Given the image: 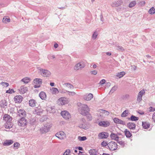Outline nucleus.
Returning a JSON list of instances; mask_svg holds the SVG:
<instances>
[{
	"label": "nucleus",
	"mask_w": 155,
	"mask_h": 155,
	"mask_svg": "<svg viewBox=\"0 0 155 155\" xmlns=\"http://www.w3.org/2000/svg\"><path fill=\"white\" fill-rule=\"evenodd\" d=\"M52 124L50 123H47L44 126L40 129V131L42 134H44L48 132L52 126Z\"/></svg>",
	"instance_id": "f257e3e1"
},
{
	"label": "nucleus",
	"mask_w": 155,
	"mask_h": 155,
	"mask_svg": "<svg viewBox=\"0 0 155 155\" xmlns=\"http://www.w3.org/2000/svg\"><path fill=\"white\" fill-rule=\"evenodd\" d=\"M89 108L87 105L81 104L79 111L80 113L83 115H85L88 113Z\"/></svg>",
	"instance_id": "f03ea898"
},
{
	"label": "nucleus",
	"mask_w": 155,
	"mask_h": 155,
	"mask_svg": "<svg viewBox=\"0 0 155 155\" xmlns=\"http://www.w3.org/2000/svg\"><path fill=\"white\" fill-rule=\"evenodd\" d=\"M39 70L40 71L41 74L43 77H49L51 75V72L47 70L39 68Z\"/></svg>",
	"instance_id": "7ed1b4c3"
},
{
	"label": "nucleus",
	"mask_w": 155,
	"mask_h": 155,
	"mask_svg": "<svg viewBox=\"0 0 155 155\" xmlns=\"http://www.w3.org/2000/svg\"><path fill=\"white\" fill-rule=\"evenodd\" d=\"M108 148L110 150L113 151L117 149V145L115 142L111 141L108 143Z\"/></svg>",
	"instance_id": "20e7f679"
},
{
	"label": "nucleus",
	"mask_w": 155,
	"mask_h": 155,
	"mask_svg": "<svg viewBox=\"0 0 155 155\" xmlns=\"http://www.w3.org/2000/svg\"><path fill=\"white\" fill-rule=\"evenodd\" d=\"M68 102V99L65 97H62L59 98L58 103L59 105H63L67 104Z\"/></svg>",
	"instance_id": "39448f33"
},
{
	"label": "nucleus",
	"mask_w": 155,
	"mask_h": 155,
	"mask_svg": "<svg viewBox=\"0 0 155 155\" xmlns=\"http://www.w3.org/2000/svg\"><path fill=\"white\" fill-rule=\"evenodd\" d=\"M18 123L19 126L25 127L27 124L28 121L25 118H21L18 120Z\"/></svg>",
	"instance_id": "423d86ee"
},
{
	"label": "nucleus",
	"mask_w": 155,
	"mask_h": 155,
	"mask_svg": "<svg viewBox=\"0 0 155 155\" xmlns=\"http://www.w3.org/2000/svg\"><path fill=\"white\" fill-rule=\"evenodd\" d=\"M55 136L59 139L62 140L66 138L65 133L63 131H60L55 134Z\"/></svg>",
	"instance_id": "0eeeda50"
},
{
	"label": "nucleus",
	"mask_w": 155,
	"mask_h": 155,
	"mask_svg": "<svg viewBox=\"0 0 155 155\" xmlns=\"http://www.w3.org/2000/svg\"><path fill=\"white\" fill-rule=\"evenodd\" d=\"M86 120L84 118H82L79 121V124L78 125L79 127L80 128L85 129L87 127H86Z\"/></svg>",
	"instance_id": "6e6552de"
},
{
	"label": "nucleus",
	"mask_w": 155,
	"mask_h": 155,
	"mask_svg": "<svg viewBox=\"0 0 155 155\" xmlns=\"http://www.w3.org/2000/svg\"><path fill=\"white\" fill-rule=\"evenodd\" d=\"M42 81V80L41 79H35L33 81L34 83L35 84V85L34 86V88H37L40 87L41 85V84Z\"/></svg>",
	"instance_id": "1a4fd4ad"
},
{
	"label": "nucleus",
	"mask_w": 155,
	"mask_h": 155,
	"mask_svg": "<svg viewBox=\"0 0 155 155\" xmlns=\"http://www.w3.org/2000/svg\"><path fill=\"white\" fill-rule=\"evenodd\" d=\"M61 114L63 117L66 120H68L71 117L70 114L67 111H62Z\"/></svg>",
	"instance_id": "9d476101"
},
{
	"label": "nucleus",
	"mask_w": 155,
	"mask_h": 155,
	"mask_svg": "<svg viewBox=\"0 0 155 155\" xmlns=\"http://www.w3.org/2000/svg\"><path fill=\"white\" fill-rule=\"evenodd\" d=\"M17 114L18 116L20 117H21V118H25L26 117V112L24 110L20 109L19 110L17 109Z\"/></svg>",
	"instance_id": "9b49d317"
},
{
	"label": "nucleus",
	"mask_w": 155,
	"mask_h": 155,
	"mask_svg": "<svg viewBox=\"0 0 155 155\" xmlns=\"http://www.w3.org/2000/svg\"><path fill=\"white\" fill-rule=\"evenodd\" d=\"M85 66V64L83 62H80L75 65L74 69L75 70H77L83 68Z\"/></svg>",
	"instance_id": "f8f14e48"
},
{
	"label": "nucleus",
	"mask_w": 155,
	"mask_h": 155,
	"mask_svg": "<svg viewBox=\"0 0 155 155\" xmlns=\"http://www.w3.org/2000/svg\"><path fill=\"white\" fill-rule=\"evenodd\" d=\"M108 133L105 132L100 133L98 135V138L100 139H106L108 137Z\"/></svg>",
	"instance_id": "ddd939ff"
},
{
	"label": "nucleus",
	"mask_w": 155,
	"mask_h": 155,
	"mask_svg": "<svg viewBox=\"0 0 155 155\" xmlns=\"http://www.w3.org/2000/svg\"><path fill=\"white\" fill-rule=\"evenodd\" d=\"M110 124V123L107 121H101L99 122L98 124V125L100 126L104 127H108Z\"/></svg>",
	"instance_id": "4468645a"
},
{
	"label": "nucleus",
	"mask_w": 155,
	"mask_h": 155,
	"mask_svg": "<svg viewBox=\"0 0 155 155\" xmlns=\"http://www.w3.org/2000/svg\"><path fill=\"white\" fill-rule=\"evenodd\" d=\"M120 135V134L119 133L116 134L113 133H112L110 135V137L112 139L116 141H117L118 140L119 138L118 135Z\"/></svg>",
	"instance_id": "2eb2a0df"
},
{
	"label": "nucleus",
	"mask_w": 155,
	"mask_h": 155,
	"mask_svg": "<svg viewBox=\"0 0 155 155\" xmlns=\"http://www.w3.org/2000/svg\"><path fill=\"white\" fill-rule=\"evenodd\" d=\"M14 99L15 103H20L22 100V97L20 95H18L15 96Z\"/></svg>",
	"instance_id": "dca6fc26"
},
{
	"label": "nucleus",
	"mask_w": 155,
	"mask_h": 155,
	"mask_svg": "<svg viewBox=\"0 0 155 155\" xmlns=\"http://www.w3.org/2000/svg\"><path fill=\"white\" fill-rule=\"evenodd\" d=\"M127 127L130 130H134L135 129L136 124L134 123L129 122L127 124Z\"/></svg>",
	"instance_id": "f3484780"
},
{
	"label": "nucleus",
	"mask_w": 155,
	"mask_h": 155,
	"mask_svg": "<svg viewBox=\"0 0 155 155\" xmlns=\"http://www.w3.org/2000/svg\"><path fill=\"white\" fill-rule=\"evenodd\" d=\"M90 155H101L97 151V150L94 149H91L89 151Z\"/></svg>",
	"instance_id": "a211bd4d"
},
{
	"label": "nucleus",
	"mask_w": 155,
	"mask_h": 155,
	"mask_svg": "<svg viewBox=\"0 0 155 155\" xmlns=\"http://www.w3.org/2000/svg\"><path fill=\"white\" fill-rule=\"evenodd\" d=\"M114 122L116 124H120L122 125H125V122L122 121V120L119 119L117 118H115L113 120Z\"/></svg>",
	"instance_id": "6ab92c4d"
},
{
	"label": "nucleus",
	"mask_w": 155,
	"mask_h": 155,
	"mask_svg": "<svg viewBox=\"0 0 155 155\" xmlns=\"http://www.w3.org/2000/svg\"><path fill=\"white\" fill-rule=\"evenodd\" d=\"M3 119L6 122H10L12 120V118L8 114H5L4 115Z\"/></svg>",
	"instance_id": "aec40b11"
},
{
	"label": "nucleus",
	"mask_w": 155,
	"mask_h": 155,
	"mask_svg": "<svg viewBox=\"0 0 155 155\" xmlns=\"http://www.w3.org/2000/svg\"><path fill=\"white\" fill-rule=\"evenodd\" d=\"M14 143V141L11 140H6L3 143V145L5 146H8Z\"/></svg>",
	"instance_id": "412c9836"
},
{
	"label": "nucleus",
	"mask_w": 155,
	"mask_h": 155,
	"mask_svg": "<svg viewBox=\"0 0 155 155\" xmlns=\"http://www.w3.org/2000/svg\"><path fill=\"white\" fill-rule=\"evenodd\" d=\"M8 103L5 100H2L0 101V106L3 108H5L7 106Z\"/></svg>",
	"instance_id": "4be33fe9"
},
{
	"label": "nucleus",
	"mask_w": 155,
	"mask_h": 155,
	"mask_svg": "<svg viewBox=\"0 0 155 155\" xmlns=\"http://www.w3.org/2000/svg\"><path fill=\"white\" fill-rule=\"evenodd\" d=\"M93 97V94L91 93H90L88 95H85L84 96V98L85 100L89 101L91 100Z\"/></svg>",
	"instance_id": "5701e85b"
},
{
	"label": "nucleus",
	"mask_w": 155,
	"mask_h": 155,
	"mask_svg": "<svg viewBox=\"0 0 155 155\" xmlns=\"http://www.w3.org/2000/svg\"><path fill=\"white\" fill-rule=\"evenodd\" d=\"M123 3L122 0H120L117 2H115L113 3L112 6L114 7H117L121 5Z\"/></svg>",
	"instance_id": "b1692460"
},
{
	"label": "nucleus",
	"mask_w": 155,
	"mask_h": 155,
	"mask_svg": "<svg viewBox=\"0 0 155 155\" xmlns=\"http://www.w3.org/2000/svg\"><path fill=\"white\" fill-rule=\"evenodd\" d=\"M37 103L36 101L34 99L30 100L29 101V104L30 106L31 107H35V104Z\"/></svg>",
	"instance_id": "393cba45"
},
{
	"label": "nucleus",
	"mask_w": 155,
	"mask_h": 155,
	"mask_svg": "<svg viewBox=\"0 0 155 155\" xmlns=\"http://www.w3.org/2000/svg\"><path fill=\"white\" fill-rule=\"evenodd\" d=\"M39 96L42 100H44L46 97V94L43 91L41 92L39 94Z\"/></svg>",
	"instance_id": "a878e982"
},
{
	"label": "nucleus",
	"mask_w": 155,
	"mask_h": 155,
	"mask_svg": "<svg viewBox=\"0 0 155 155\" xmlns=\"http://www.w3.org/2000/svg\"><path fill=\"white\" fill-rule=\"evenodd\" d=\"M31 79L28 77H25L21 80V81L23 82L25 84H27L29 82Z\"/></svg>",
	"instance_id": "bb28decb"
},
{
	"label": "nucleus",
	"mask_w": 155,
	"mask_h": 155,
	"mask_svg": "<svg viewBox=\"0 0 155 155\" xmlns=\"http://www.w3.org/2000/svg\"><path fill=\"white\" fill-rule=\"evenodd\" d=\"M142 126L143 128L145 129H148L150 126V124L146 122H142Z\"/></svg>",
	"instance_id": "cd10ccee"
},
{
	"label": "nucleus",
	"mask_w": 155,
	"mask_h": 155,
	"mask_svg": "<svg viewBox=\"0 0 155 155\" xmlns=\"http://www.w3.org/2000/svg\"><path fill=\"white\" fill-rule=\"evenodd\" d=\"M28 91L27 87L24 86H21L20 88V92L22 94L25 93Z\"/></svg>",
	"instance_id": "c85d7f7f"
},
{
	"label": "nucleus",
	"mask_w": 155,
	"mask_h": 155,
	"mask_svg": "<svg viewBox=\"0 0 155 155\" xmlns=\"http://www.w3.org/2000/svg\"><path fill=\"white\" fill-rule=\"evenodd\" d=\"M139 119L138 117H136L135 116L132 115L130 118H128V120L132 121H136Z\"/></svg>",
	"instance_id": "c756f323"
},
{
	"label": "nucleus",
	"mask_w": 155,
	"mask_h": 155,
	"mask_svg": "<svg viewBox=\"0 0 155 155\" xmlns=\"http://www.w3.org/2000/svg\"><path fill=\"white\" fill-rule=\"evenodd\" d=\"M125 135L126 137L128 138L130 137L132 135L131 134L130 132L129 131L126 129L124 131Z\"/></svg>",
	"instance_id": "7c9ffc66"
},
{
	"label": "nucleus",
	"mask_w": 155,
	"mask_h": 155,
	"mask_svg": "<svg viewBox=\"0 0 155 155\" xmlns=\"http://www.w3.org/2000/svg\"><path fill=\"white\" fill-rule=\"evenodd\" d=\"M13 124L11 122H6L5 125V127L7 129H10L12 127Z\"/></svg>",
	"instance_id": "2f4dec72"
},
{
	"label": "nucleus",
	"mask_w": 155,
	"mask_h": 155,
	"mask_svg": "<svg viewBox=\"0 0 155 155\" xmlns=\"http://www.w3.org/2000/svg\"><path fill=\"white\" fill-rule=\"evenodd\" d=\"M129 113V110H126L124 111L121 114V116L122 117H127Z\"/></svg>",
	"instance_id": "473e14b6"
},
{
	"label": "nucleus",
	"mask_w": 155,
	"mask_h": 155,
	"mask_svg": "<svg viewBox=\"0 0 155 155\" xmlns=\"http://www.w3.org/2000/svg\"><path fill=\"white\" fill-rule=\"evenodd\" d=\"M10 19L9 17L7 18L6 16L3 17L2 22L5 23H7L10 22Z\"/></svg>",
	"instance_id": "72a5a7b5"
},
{
	"label": "nucleus",
	"mask_w": 155,
	"mask_h": 155,
	"mask_svg": "<svg viewBox=\"0 0 155 155\" xmlns=\"http://www.w3.org/2000/svg\"><path fill=\"white\" fill-rule=\"evenodd\" d=\"M66 87H68L70 89H73L74 88V86L71 84L69 83H66L64 84Z\"/></svg>",
	"instance_id": "f704fd0d"
},
{
	"label": "nucleus",
	"mask_w": 155,
	"mask_h": 155,
	"mask_svg": "<svg viewBox=\"0 0 155 155\" xmlns=\"http://www.w3.org/2000/svg\"><path fill=\"white\" fill-rule=\"evenodd\" d=\"M125 72L124 71H123L118 73L116 76L120 78L123 77L124 75H125Z\"/></svg>",
	"instance_id": "c9c22d12"
},
{
	"label": "nucleus",
	"mask_w": 155,
	"mask_h": 155,
	"mask_svg": "<svg viewBox=\"0 0 155 155\" xmlns=\"http://www.w3.org/2000/svg\"><path fill=\"white\" fill-rule=\"evenodd\" d=\"M52 91L53 92V94H58L59 91H58V89L55 87H52L51 89Z\"/></svg>",
	"instance_id": "e433bc0d"
},
{
	"label": "nucleus",
	"mask_w": 155,
	"mask_h": 155,
	"mask_svg": "<svg viewBox=\"0 0 155 155\" xmlns=\"http://www.w3.org/2000/svg\"><path fill=\"white\" fill-rule=\"evenodd\" d=\"M148 12L150 14H153L155 13V9L153 7H152L148 11Z\"/></svg>",
	"instance_id": "4c0bfd02"
},
{
	"label": "nucleus",
	"mask_w": 155,
	"mask_h": 155,
	"mask_svg": "<svg viewBox=\"0 0 155 155\" xmlns=\"http://www.w3.org/2000/svg\"><path fill=\"white\" fill-rule=\"evenodd\" d=\"M20 144L18 142H15L13 144V148L15 149L18 148L20 146Z\"/></svg>",
	"instance_id": "58836bf2"
},
{
	"label": "nucleus",
	"mask_w": 155,
	"mask_h": 155,
	"mask_svg": "<svg viewBox=\"0 0 155 155\" xmlns=\"http://www.w3.org/2000/svg\"><path fill=\"white\" fill-rule=\"evenodd\" d=\"M41 113V110L38 109H36L34 112V114H37L38 115H40Z\"/></svg>",
	"instance_id": "ea45409f"
},
{
	"label": "nucleus",
	"mask_w": 155,
	"mask_h": 155,
	"mask_svg": "<svg viewBox=\"0 0 155 155\" xmlns=\"http://www.w3.org/2000/svg\"><path fill=\"white\" fill-rule=\"evenodd\" d=\"M136 4V1H133L131 2L129 4V7L130 8H132L134 7Z\"/></svg>",
	"instance_id": "a19ab883"
},
{
	"label": "nucleus",
	"mask_w": 155,
	"mask_h": 155,
	"mask_svg": "<svg viewBox=\"0 0 155 155\" xmlns=\"http://www.w3.org/2000/svg\"><path fill=\"white\" fill-rule=\"evenodd\" d=\"M98 35V33L97 31L94 32L92 36V38L93 39H95Z\"/></svg>",
	"instance_id": "79ce46f5"
},
{
	"label": "nucleus",
	"mask_w": 155,
	"mask_h": 155,
	"mask_svg": "<svg viewBox=\"0 0 155 155\" xmlns=\"http://www.w3.org/2000/svg\"><path fill=\"white\" fill-rule=\"evenodd\" d=\"M85 116H87V119L88 120H91L92 119V116L91 115L89 114V112H88V113H87L86 115Z\"/></svg>",
	"instance_id": "37998d69"
},
{
	"label": "nucleus",
	"mask_w": 155,
	"mask_h": 155,
	"mask_svg": "<svg viewBox=\"0 0 155 155\" xmlns=\"http://www.w3.org/2000/svg\"><path fill=\"white\" fill-rule=\"evenodd\" d=\"M78 139L80 141H84L86 140L87 139V138L86 137L83 136V137H80L78 136Z\"/></svg>",
	"instance_id": "c03bdc74"
},
{
	"label": "nucleus",
	"mask_w": 155,
	"mask_h": 155,
	"mask_svg": "<svg viewBox=\"0 0 155 155\" xmlns=\"http://www.w3.org/2000/svg\"><path fill=\"white\" fill-rule=\"evenodd\" d=\"M117 88V87L116 86H114L111 89V90L109 92V93H113L114 91H115Z\"/></svg>",
	"instance_id": "a18cd8bd"
},
{
	"label": "nucleus",
	"mask_w": 155,
	"mask_h": 155,
	"mask_svg": "<svg viewBox=\"0 0 155 155\" xmlns=\"http://www.w3.org/2000/svg\"><path fill=\"white\" fill-rule=\"evenodd\" d=\"M1 84L4 87H6L8 86L9 84L8 83L2 82L1 83Z\"/></svg>",
	"instance_id": "49530a36"
},
{
	"label": "nucleus",
	"mask_w": 155,
	"mask_h": 155,
	"mask_svg": "<svg viewBox=\"0 0 155 155\" xmlns=\"http://www.w3.org/2000/svg\"><path fill=\"white\" fill-rule=\"evenodd\" d=\"M30 123L31 125H33L36 124V120L34 119H31L30 120Z\"/></svg>",
	"instance_id": "de8ad7c7"
},
{
	"label": "nucleus",
	"mask_w": 155,
	"mask_h": 155,
	"mask_svg": "<svg viewBox=\"0 0 155 155\" xmlns=\"http://www.w3.org/2000/svg\"><path fill=\"white\" fill-rule=\"evenodd\" d=\"M118 143H119L122 147H124L125 145V143L124 141L118 140L117 141Z\"/></svg>",
	"instance_id": "09e8293b"
},
{
	"label": "nucleus",
	"mask_w": 155,
	"mask_h": 155,
	"mask_svg": "<svg viewBox=\"0 0 155 155\" xmlns=\"http://www.w3.org/2000/svg\"><path fill=\"white\" fill-rule=\"evenodd\" d=\"M101 144L102 146L103 147H105L107 145V146H108V143L107 142L103 141V142H102Z\"/></svg>",
	"instance_id": "8fccbe9b"
},
{
	"label": "nucleus",
	"mask_w": 155,
	"mask_h": 155,
	"mask_svg": "<svg viewBox=\"0 0 155 155\" xmlns=\"http://www.w3.org/2000/svg\"><path fill=\"white\" fill-rule=\"evenodd\" d=\"M145 93V91L143 90H142L139 92L138 95H139L142 97V95L143 94H144Z\"/></svg>",
	"instance_id": "3c124183"
},
{
	"label": "nucleus",
	"mask_w": 155,
	"mask_h": 155,
	"mask_svg": "<svg viewBox=\"0 0 155 155\" xmlns=\"http://www.w3.org/2000/svg\"><path fill=\"white\" fill-rule=\"evenodd\" d=\"M130 95L128 94H126L122 96V98L123 99H128L130 97Z\"/></svg>",
	"instance_id": "603ef678"
},
{
	"label": "nucleus",
	"mask_w": 155,
	"mask_h": 155,
	"mask_svg": "<svg viewBox=\"0 0 155 155\" xmlns=\"http://www.w3.org/2000/svg\"><path fill=\"white\" fill-rule=\"evenodd\" d=\"M68 94L70 96H74L76 94V93L73 91L72 92V91H68Z\"/></svg>",
	"instance_id": "864d4df0"
},
{
	"label": "nucleus",
	"mask_w": 155,
	"mask_h": 155,
	"mask_svg": "<svg viewBox=\"0 0 155 155\" xmlns=\"http://www.w3.org/2000/svg\"><path fill=\"white\" fill-rule=\"evenodd\" d=\"M70 153V150H66L64 153L63 155H68Z\"/></svg>",
	"instance_id": "5fc2aeb1"
},
{
	"label": "nucleus",
	"mask_w": 155,
	"mask_h": 155,
	"mask_svg": "<svg viewBox=\"0 0 155 155\" xmlns=\"http://www.w3.org/2000/svg\"><path fill=\"white\" fill-rule=\"evenodd\" d=\"M117 49L118 50L121 51H124V49L121 46L117 45Z\"/></svg>",
	"instance_id": "6e6d98bb"
},
{
	"label": "nucleus",
	"mask_w": 155,
	"mask_h": 155,
	"mask_svg": "<svg viewBox=\"0 0 155 155\" xmlns=\"http://www.w3.org/2000/svg\"><path fill=\"white\" fill-rule=\"evenodd\" d=\"M15 92L13 89H9L8 90H7L6 91V93H7L12 94L14 93Z\"/></svg>",
	"instance_id": "4d7b16f0"
},
{
	"label": "nucleus",
	"mask_w": 155,
	"mask_h": 155,
	"mask_svg": "<svg viewBox=\"0 0 155 155\" xmlns=\"http://www.w3.org/2000/svg\"><path fill=\"white\" fill-rule=\"evenodd\" d=\"M148 110L150 112H153L155 111V108L150 107L149 108Z\"/></svg>",
	"instance_id": "13d9d810"
},
{
	"label": "nucleus",
	"mask_w": 155,
	"mask_h": 155,
	"mask_svg": "<svg viewBox=\"0 0 155 155\" xmlns=\"http://www.w3.org/2000/svg\"><path fill=\"white\" fill-rule=\"evenodd\" d=\"M100 112L102 113L105 114L107 115H108L109 114V112L108 111L102 109L101 110Z\"/></svg>",
	"instance_id": "bf43d9fd"
},
{
	"label": "nucleus",
	"mask_w": 155,
	"mask_h": 155,
	"mask_svg": "<svg viewBox=\"0 0 155 155\" xmlns=\"http://www.w3.org/2000/svg\"><path fill=\"white\" fill-rule=\"evenodd\" d=\"M68 91L64 89H62L60 91V92L61 93H68Z\"/></svg>",
	"instance_id": "052dcab7"
},
{
	"label": "nucleus",
	"mask_w": 155,
	"mask_h": 155,
	"mask_svg": "<svg viewBox=\"0 0 155 155\" xmlns=\"http://www.w3.org/2000/svg\"><path fill=\"white\" fill-rule=\"evenodd\" d=\"M142 100V97L138 95L137 97V101L139 102H140Z\"/></svg>",
	"instance_id": "680f3d73"
},
{
	"label": "nucleus",
	"mask_w": 155,
	"mask_h": 155,
	"mask_svg": "<svg viewBox=\"0 0 155 155\" xmlns=\"http://www.w3.org/2000/svg\"><path fill=\"white\" fill-rule=\"evenodd\" d=\"M97 71L95 70L92 71L91 72V74H93V75H96L97 74Z\"/></svg>",
	"instance_id": "e2e57ef3"
},
{
	"label": "nucleus",
	"mask_w": 155,
	"mask_h": 155,
	"mask_svg": "<svg viewBox=\"0 0 155 155\" xmlns=\"http://www.w3.org/2000/svg\"><path fill=\"white\" fill-rule=\"evenodd\" d=\"M106 81L104 79H102L100 81V83L101 84H104L105 82Z\"/></svg>",
	"instance_id": "0e129e2a"
},
{
	"label": "nucleus",
	"mask_w": 155,
	"mask_h": 155,
	"mask_svg": "<svg viewBox=\"0 0 155 155\" xmlns=\"http://www.w3.org/2000/svg\"><path fill=\"white\" fill-rule=\"evenodd\" d=\"M100 18L101 20V21L102 22H103L104 21V19H103V15L101 14L100 15Z\"/></svg>",
	"instance_id": "69168bd1"
},
{
	"label": "nucleus",
	"mask_w": 155,
	"mask_h": 155,
	"mask_svg": "<svg viewBox=\"0 0 155 155\" xmlns=\"http://www.w3.org/2000/svg\"><path fill=\"white\" fill-rule=\"evenodd\" d=\"M48 58H55V56L52 55V56H49L48 57Z\"/></svg>",
	"instance_id": "338daca9"
},
{
	"label": "nucleus",
	"mask_w": 155,
	"mask_h": 155,
	"mask_svg": "<svg viewBox=\"0 0 155 155\" xmlns=\"http://www.w3.org/2000/svg\"><path fill=\"white\" fill-rule=\"evenodd\" d=\"M152 118L154 121L155 122V112L153 114Z\"/></svg>",
	"instance_id": "774afa93"
}]
</instances>
